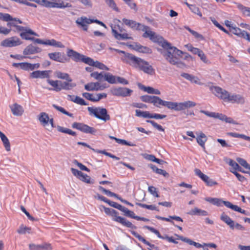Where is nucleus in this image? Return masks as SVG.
<instances>
[{
    "label": "nucleus",
    "mask_w": 250,
    "mask_h": 250,
    "mask_svg": "<svg viewBox=\"0 0 250 250\" xmlns=\"http://www.w3.org/2000/svg\"><path fill=\"white\" fill-rule=\"evenodd\" d=\"M161 45L164 48V51L162 52L166 60L170 64L173 65H179L182 64L177 57H181L184 55L185 60L192 59V56L188 53L184 52L174 46H172L171 44L166 41H161Z\"/></svg>",
    "instance_id": "f257e3e1"
},
{
    "label": "nucleus",
    "mask_w": 250,
    "mask_h": 250,
    "mask_svg": "<svg viewBox=\"0 0 250 250\" xmlns=\"http://www.w3.org/2000/svg\"><path fill=\"white\" fill-rule=\"evenodd\" d=\"M125 62L132 67L142 71L148 75L155 74V69L149 62L131 54H127L125 58Z\"/></svg>",
    "instance_id": "f03ea898"
},
{
    "label": "nucleus",
    "mask_w": 250,
    "mask_h": 250,
    "mask_svg": "<svg viewBox=\"0 0 250 250\" xmlns=\"http://www.w3.org/2000/svg\"><path fill=\"white\" fill-rule=\"evenodd\" d=\"M0 20L4 21H7V26L10 28L14 27V31L19 32V30L22 29V26L18 25V24L22 23V21L19 19L13 18L12 16L7 13H0ZM12 28L8 29L5 27L0 26V33L5 35H8L12 30Z\"/></svg>",
    "instance_id": "7ed1b4c3"
},
{
    "label": "nucleus",
    "mask_w": 250,
    "mask_h": 250,
    "mask_svg": "<svg viewBox=\"0 0 250 250\" xmlns=\"http://www.w3.org/2000/svg\"><path fill=\"white\" fill-rule=\"evenodd\" d=\"M104 211L106 214L112 217V220L115 222L120 223L123 226L130 229H134L135 227L131 222L127 220L125 218L118 216V212L115 209L103 206Z\"/></svg>",
    "instance_id": "20e7f679"
},
{
    "label": "nucleus",
    "mask_w": 250,
    "mask_h": 250,
    "mask_svg": "<svg viewBox=\"0 0 250 250\" xmlns=\"http://www.w3.org/2000/svg\"><path fill=\"white\" fill-rule=\"evenodd\" d=\"M87 110L91 116H94L96 118L104 122L110 120V116L108 114L107 110L104 108L88 107Z\"/></svg>",
    "instance_id": "39448f33"
},
{
    "label": "nucleus",
    "mask_w": 250,
    "mask_h": 250,
    "mask_svg": "<svg viewBox=\"0 0 250 250\" xmlns=\"http://www.w3.org/2000/svg\"><path fill=\"white\" fill-rule=\"evenodd\" d=\"M112 34L118 40H132V37L126 33V30L122 26L113 24L111 25Z\"/></svg>",
    "instance_id": "423d86ee"
},
{
    "label": "nucleus",
    "mask_w": 250,
    "mask_h": 250,
    "mask_svg": "<svg viewBox=\"0 0 250 250\" xmlns=\"http://www.w3.org/2000/svg\"><path fill=\"white\" fill-rule=\"evenodd\" d=\"M21 1H35L36 3L46 7L64 8L66 7H71L72 5L70 3L50 2L47 0H18V1L21 3Z\"/></svg>",
    "instance_id": "0eeeda50"
},
{
    "label": "nucleus",
    "mask_w": 250,
    "mask_h": 250,
    "mask_svg": "<svg viewBox=\"0 0 250 250\" xmlns=\"http://www.w3.org/2000/svg\"><path fill=\"white\" fill-rule=\"evenodd\" d=\"M210 90L216 97L224 102H230L234 99L233 95H230L228 91L219 86H211Z\"/></svg>",
    "instance_id": "6e6552de"
},
{
    "label": "nucleus",
    "mask_w": 250,
    "mask_h": 250,
    "mask_svg": "<svg viewBox=\"0 0 250 250\" xmlns=\"http://www.w3.org/2000/svg\"><path fill=\"white\" fill-rule=\"evenodd\" d=\"M90 76L99 81H101L104 78V81L110 84L117 83V77L110 73L94 72L90 74Z\"/></svg>",
    "instance_id": "1a4fd4ad"
},
{
    "label": "nucleus",
    "mask_w": 250,
    "mask_h": 250,
    "mask_svg": "<svg viewBox=\"0 0 250 250\" xmlns=\"http://www.w3.org/2000/svg\"><path fill=\"white\" fill-rule=\"evenodd\" d=\"M72 127L86 134H94L96 132L95 128L82 123L74 122Z\"/></svg>",
    "instance_id": "9d476101"
},
{
    "label": "nucleus",
    "mask_w": 250,
    "mask_h": 250,
    "mask_svg": "<svg viewBox=\"0 0 250 250\" xmlns=\"http://www.w3.org/2000/svg\"><path fill=\"white\" fill-rule=\"evenodd\" d=\"M21 44V40L17 37H12L3 40L1 43V46L5 47H13Z\"/></svg>",
    "instance_id": "9b49d317"
},
{
    "label": "nucleus",
    "mask_w": 250,
    "mask_h": 250,
    "mask_svg": "<svg viewBox=\"0 0 250 250\" xmlns=\"http://www.w3.org/2000/svg\"><path fill=\"white\" fill-rule=\"evenodd\" d=\"M185 47L189 51L191 52L193 54L197 55L204 62L206 63L208 62V60L206 55L202 50L193 47L189 43L185 45Z\"/></svg>",
    "instance_id": "f8f14e48"
},
{
    "label": "nucleus",
    "mask_w": 250,
    "mask_h": 250,
    "mask_svg": "<svg viewBox=\"0 0 250 250\" xmlns=\"http://www.w3.org/2000/svg\"><path fill=\"white\" fill-rule=\"evenodd\" d=\"M67 55L71 58L73 61L76 62H82L86 64V61L88 57L84 55L81 54L79 53L72 50L68 49L67 51Z\"/></svg>",
    "instance_id": "ddd939ff"
},
{
    "label": "nucleus",
    "mask_w": 250,
    "mask_h": 250,
    "mask_svg": "<svg viewBox=\"0 0 250 250\" xmlns=\"http://www.w3.org/2000/svg\"><path fill=\"white\" fill-rule=\"evenodd\" d=\"M142 30L145 31L143 35L144 38H149L150 40L154 42H159L163 39L162 37L157 35L155 32L150 30L148 26H143Z\"/></svg>",
    "instance_id": "4468645a"
},
{
    "label": "nucleus",
    "mask_w": 250,
    "mask_h": 250,
    "mask_svg": "<svg viewBox=\"0 0 250 250\" xmlns=\"http://www.w3.org/2000/svg\"><path fill=\"white\" fill-rule=\"evenodd\" d=\"M111 92L114 96L127 97L131 94L132 90L126 87H118L113 88Z\"/></svg>",
    "instance_id": "2eb2a0df"
},
{
    "label": "nucleus",
    "mask_w": 250,
    "mask_h": 250,
    "mask_svg": "<svg viewBox=\"0 0 250 250\" xmlns=\"http://www.w3.org/2000/svg\"><path fill=\"white\" fill-rule=\"evenodd\" d=\"M12 66L15 67H20L21 69L25 70H33L35 68H39L40 64L39 63L32 64L28 62H20V63H13Z\"/></svg>",
    "instance_id": "dca6fc26"
},
{
    "label": "nucleus",
    "mask_w": 250,
    "mask_h": 250,
    "mask_svg": "<svg viewBox=\"0 0 250 250\" xmlns=\"http://www.w3.org/2000/svg\"><path fill=\"white\" fill-rule=\"evenodd\" d=\"M107 87V85L101 84L99 82H91L88 83L84 85V88L87 91H98L103 90Z\"/></svg>",
    "instance_id": "f3484780"
},
{
    "label": "nucleus",
    "mask_w": 250,
    "mask_h": 250,
    "mask_svg": "<svg viewBox=\"0 0 250 250\" xmlns=\"http://www.w3.org/2000/svg\"><path fill=\"white\" fill-rule=\"evenodd\" d=\"M194 171L195 174L200 177L206 184L207 186L211 187L214 185H217V183L216 182L210 179L208 176L202 173L199 169L196 168L194 170Z\"/></svg>",
    "instance_id": "a211bd4d"
},
{
    "label": "nucleus",
    "mask_w": 250,
    "mask_h": 250,
    "mask_svg": "<svg viewBox=\"0 0 250 250\" xmlns=\"http://www.w3.org/2000/svg\"><path fill=\"white\" fill-rule=\"evenodd\" d=\"M19 32H21L20 36L21 38L26 40L33 41L34 38L31 37L32 35L38 36L37 33L27 27H22V29L19 30Z\"/></svg>",
    "instance_id": "6ab92c4d"
},
{
    "label": "nucleus",
    "mask_w": 250,
    "mask_h": 250,
    "mask_svg": "<svg viewBox=\"0 0 250 250\" xmlns=\"http://www.w3.org/2000/svg\"><path fill=\"white\" fill-rule=\"evenodd\" d=\"M38 119L41 125L44 126H45L49 123L52 127H55L53 118H50L48 115L45 112H41L39 115Z\"/></svg>",
    "instance_id": "aec40b11"
},
{
    "label": "nucleus",
    "mask_w": 250,
    "mask_h": 250,
    "mask_svg": "<svg viewBox=\"0 0 250 250\" xmlns=\"http://www.w3.org/2000/svg\"><path fill=\"white\" fill-rule=\"evenodd\" d=\"M236 160L238 163H235V170L243 173H247L248 172L242 169V167H243V168L250 170V165L245 160L241 158H237Z\"/></svg>",
    "instance_id": "412c9836"
},
{
    "label": "nucleus",
    "mask_w": 250,
    "mask_h": 250,
    "mask_svg": "<svg viewBox=\"0 0 250 250\" xmlns=\"http://www.w3.org/2000/svg\"><path fill=\"white\" fill-rule=\"evenodd\" d=\"M145 228H146V229H147L148 230H149V231H150L151 232L155 234L157 236V237L160 239H166L168 242L173 243L174 244L178 243V242L177 241H176L173 238V237H172V236L169 237L167 235H166L165 236H163L161 235L160 233L159 232V231L158 230H157L156 229H155V228H154L153 227L148 226H146L145 227Z\"/></svg>",
    "instance_id": "4be33fe9"
},
{
    "label": "nucleus",
    "mask_w": 250,
    "mask_h": 250,
    "mask_svg": "<svg viewBox=\"0 0 250 250\" xmlns=\"http://www.w3.org/2000/svg\"><path fill=\"white\" fill-rule=\"evenodd\" d=\"M93 22V20H90L85 17L79 18L76 21V23L78 26H80L85 31H87L88 25Z\"/></svg>",
    "instance_id": "5701e85b"
},
{
    "label": "nucleus",
    "mask_w": 250,
    "mask_h": 250,
    "mask_svg": "<svg viewBox=\"0 0 250 250\" xmlns=\"http://www.w3.org/2000/svg\"><path fill=\"white\" fill-rule=\"evenodd\" d=\"M50 70H44V71H40L37 70L33 71L30 74V77L32 79H44V78H49L50 77V73H51Z\"/></svg>",
    "instance_id": "b1692460"
},
{
    "label": "nucleus",
    "mask_w": 250,
    "mask_h": 250,
    "mask_svg": "<svg viewBox=\"0 0 250 250\" xmlns=\"http://www.w3.org/2000/svg\"><path fill=\"white\" fill-rule=\"evenodd\" d=\"M122 21L126 25L130 27L132 29H136L137 30H142L143 26H144L140 23L137 22L136 21L131 20L124 18L123 19Z\"/></svg>",
    "instance_id": "393cba45"
},
{
    "label": "nucleus",
    "mask_w": 250,
    "mask_h": 250,
    "mask_svg": "<svg viewBox=\"0 0 250 250\" xmlns=\"http://www.w3.org/2000/svg\"><path fill=\"white\" fill-rule=\"evenodd\" d=\"M86 64H88L92 66H95L101 70H109V68L107 67L104 63L98 62L94 61L92 58L88 57L86 61Z\"/></svg>",
    "instance_id": "a878e982"
},
{
    "label": "nucleus",
    "mask_w": 250,
    "mask_h": 250,
    "mask_svg": "<svg viewBox=\"0 0 250 250\" xmlns=\"http://www.w3.org/2000/svg\"><path fill=\"white\" fill-rule=\"evenodd\" d=\"M41 49L32 44L28 45L23 50V54L24 56H28L30 55L34 54L41 52Z\"/></svg>",
    "instance_id": "bb28decb"
},
{
    "label": "nucleus",
    "mask_w": 250,
    "mask_h": 250,
    "mask_svg": "<svg viewBox=\"0 0 250 250\" xmlns=\"http://www.w3.org/2000/svg\"><path fill=\"white\" fill-rule=\"evenodd\" d=\"M9 107L12 114L15 116H21L24 112V109L22 106L17 103H15L10 105Z\"/></svg>",
    "instance_id": "cd10ccee"
},
{
    "label": "nucleus",
    "mask_w": 250,
    "mask_h": 250,
    "mask_svg": "<svg viewBox=\"0 0 250 250\" xmlns=\"http://www.w3.org/2000/svg\"><path fill=\"white\" fill-rule=\"evenodd\" d=\"M151 104L157 107L160 108L161 106H164L168 108L169 101H164L160 97L154 96Z\"/></svg>",
    "instance_id": "c85d7f7f"
},
{
    "label": "nucleus",
    "mask_w": 250,
    "mask_h": 250,
    "mask_svg": "<svg viewBox=\"0 0 250 250\" xmlns=\"http://www.w3.org/2000/svg\"><path fill=\"white\" fill-rule=\"evenodd\" d=\"M48 56L51 60L60 62H64L66 60V58L63 56L62 55L61 53L60 52L49 53Z\"/></svg>",
    "instance_id": "c756f323"
},
{
    "label": "nucleus",
    "mask_w": 250,
    "mask_h": 250,
    "mask_svg": "<svg viewBox=\"0 0 250 250\" xmlns=\"http://www.w3.org/2000/svg\"><path fill=\"white\" fill-rule=\"evenodd\" d=\"M47 82L53 87V89L49 88V90H53L56 92H59L62 89V87H61L62 81H54L48 79L47 80Z\"/></svg>",
    "instance_id": "7c9ffc66"
},
{
    "label": "nucleus",
    "mask_w": 250,
    "mask_h": 250,
    "mask_svg": "<svg viewBox=\"0 0 250 250\" xmlns=\"http://www.w3.org/2000/svg\"><path fill=\"white\" fill-rule=\"evenodd\" d=\"M168 108L175 111H181L185 110L184 103L172 102L169 101Z\"/></svg>",
    "instance_id": "2f4dec72"
},
{
    "label": "nucleus",
    "mask_w": 250,
    "mask_h": 250,
    "mask_svg": "<svg viewBox=\"0 0 250 250\" xmlns=\"http://www.w3.org/2000/svg\"><path fill=\"white\" fill-rule=\"evenodd\" d=\"M175 236H176L179 239H180L185 242H186L190 245H193L197 248L204 247V244L203 245H202L199 243L194 242L190 239H188V238H186V237H184L182 236H180L177 234H175Z\"/></svg>",
    "instance_id": "473e14b6"
},
{
    "label": "nucleus",
    "mask_w": 250,
    "mask_h": 250,
    "mask_svg": "<svg viewBox=\"0 0 250 250\" xmlns=\"http://www.w3.org/2000/svg\"><path fill=\"white\" fill-rule=\"evenodd\" d=\"M235 35L244 38L250 42V34L248 33L247 31L242 30L239 28L235 27Z\"/></svg>",
    "instance_id": "72a5a7b5"
},
{
    "label": "nucleus",
    "mask_w": 250,
    "mask_h": 250,
    "mask_svg": "<svg viewBox=\"0 0 250 250\" xmlns=\"http://www.w3.org/2000/svg\"><path fill=\"white\" fill-rule=\"evenodd\" d=\"M68 96L70 101L76 103L77 104L81 105H86L88 104L86 103L83 98L79 96H75L74 95H68Z\"/></svg>",
    "instance_id": "f704fd0d"
},
{
    "label": "nucleus",
    "mask_w": 250,
    "mask_h": 250,
    "mask_svg": "<svg viewBox=\"0 0 250 250\" xmlns=\"http://www.w3.org/2000/svg\"><path fill=\"white\" fill-rule=\"evenodd\" d=\"M236 5L244 16L250 17V7L245 6L241 3H236Z\"/></svg>",
    "instance_id": "c9c22d12"
},
{
    "label": "nucleus",
    "mask_w": 250,
    "mask_h": 250,
    "mask_svg": "<svg viewBox=\"0 0 250 250\" xmlns=\"http://www.w3.org/2000/svg\"><path fill=\"white\" fill-rule=\"evenodd\" d=\"M220 218L222 221L226 223L231 228L233 229L234 226V222L224 212L222 213Z\"/></svg>",
    "instance_id": "e433bc0d"
},
{
    "label": "nucleus",
    "mask_w": 250,
    "mask_h": 250,
    "mask_svg": "<svg viewBox=\"0 0 250 250\" xmlns=\"http://www.w3.org/2000/svg\"><path fill=\"white\" fill-rule=\"evenodd\" d=\"M196 140L198 144L205 148V144L207 141V138L205 134L203 132L200 133L196 138Z\"/></svg>",
    "instance_id": "4c0bfd02"
},
{
    "label": "nucleus",
    "mask_w": 250,
    "mask_h": 250,
    "mask_svg": "<svg viewBox=\"0 0 250 250\" xmlns=\"http://www.w3.org/2000/svg\"><path fill=\"white\" fill-rule=\"evenodd\" d=\"M55 76L60 79L65 80L67 81H72L68 74L63 73L60 71H57L55 72Z\"/></svg>",
    "instance_id": "58836bf2"
},
{
    "label": "nucleus",
    "mask_w": 250,
    "mask_h": 250,
    "mask_svg": "<svg viewBox=\"0 0 250 250\" xmlns=\"http://www.w3.org/2000/svg\"><path fill=\"white\" fill-rule=\"evenodd\" d=\"M190 214L191 215H199L204 216H207L208 215V213L207 211L205 210H202L197 208H195L194 209H192L190 211Z\"/></svg>",
    "instance_id": "ea45409f"
},
{
    "label": "nucleus",
    "mask_w": 250,
    "mask_h": 250,
    "mask_svg": "<svg viewBox=\"0 0 250 250\" xmlns=\"http://www.w3.org/2000/svg\"><path fill=\"white\" fill-rule=\"evenodd\" d=\"M144 91L146 92L149 94H154L156 95H160L161 92L159 90L157 89H154V88L150 86H143L142 88Z\"/></svg>",
    "instance_id": "a19ab883"
},
{
    "label": "nucleus",
    "mask_w": 250,
    "mask_h": 250,
    "mask_svg": "<svg viewBox=\"0 0 250 250\" xmlns=\"http://www.w3.org/2000/svg\"><path fill=\"white\" fill-rule=\"evenodd\" d=\"M213 118L219 119L222 121H225L226 123H231L233 120L230 118H228L226 115L218 113H215Z\"/></svg>",
    "instance_id": "79ce46f5"
},
{
    "label": "nucleus",
    "mask_w": 250,
    "mask_h": 250,
    "mask_svg": "<svg viewBox=\"0 0 250 250\" xmlns=\"http://www.w3.org/2000/svg\"><path fill=\"white\" fill-rule=\"evenodd\" d=\"M76 84L74 83H72V81H67L66 82H62L61 83V87H62V89L65 90H69L72 88L73 87L76 86Z\"/></svg>",
    "instance_id": "37998d69"
},
{
    "label": "nucleus",
    "mask_w": 250,
    "mask_h": 250,
    "mask_svg": "<svg viewBox=\"0 0 250 250\" xmlns=\"http://www.w3.org/2000/svg\"><path fill=\"white\" fill-rule=\"evenodd\" d=\"M58 130L60 132L66 133L73 136H76L77 135V134L75 131H72L70 129L65 128L61 126H58Z\"/></svg>",
    "instance_id": "c03bdc74"
},
{
    "label": "nucleus",
    "mask_w": 250,
    "mask_h": 250,
    "mask_svg": "<svg viewBox=\"0 0 250 250\" xmlns=\"http://www.w3.org/2000/svg\"><path fill=\"white\" fill-rule=\"evenodd\" d=\"M6 151H9L11 150L10 144L7 137L5 135H2L0 138Z\"/></svg>",
    "instance_id": "a18cd8bd"
},
{
    "label": "nucleus",
    "mask_w": 250,
    "mask_h": 250,
    "mask_svg": "<svg viewBox=\"0 0 250 250\" xmlns=\"http://www.w3.org/2000/svg\"><path fill=\"white\" fill-rule=\"evenodd\" d=\"M136 116L137 117H142L145 118H150V113L148 111H142L140 110H136Z\"/></svg>",
    "instance_id": "49530a36"
},
{
    "label": "nucleus",
    "mask_w": 250,
    "mask_h": 250,
    "mask_svg": "<svg viewBox=\"0 0 250 250\" xmlns=\"http://www.w3.org/2000/svg\"><path fill=\"white\" fill-rule=\"evenodd\" d=\"M207 200L218 207H221L224 204V201L218 198H209Z\"/></svg>",
    "instance_id": "de8ad7c7"
},
{
    "label": "nucleus",
    "mask_w": 250,
    "mask_h": 250,
    "mask_svg": "<svg viewBox=\"0 0 250 250\" xmlns=\"http://www.w3.org/2000/svg\"><path fill=\"white\" fill-rule=\"evenodd\" d=\"M31 228L21 225L17 230V232L19 234H25L26 233H30Z\"/></svg>",
    "instance_id": "09e8293b"
},
{
    "label": "nucleus",
    "mask_w": 250,
    "mask_h": 250,
    "mask_svg": "<svg viewBox=\"0 0 250 250\" xmlns=\"http://www.w3.org/2000/svg\"><path fill=\"white\" fill-rule=\"evenodd\" d=\"M145 158L149 161L154 162L159 164H161V163L163 162V160L156 158L154 155L151 154H147L145 157Z\"/></svg>",
    "instance_id": "8fccbe9b"
},
{
    "label": "nucleus",
    "mask_w": 250,
    "mask_h": 250,
    "mask_svg": "<svg viewBox=\"0 0 250 250\" xmlns=\"http://www.w3.org/2000/svg\"><path fill=\"white\" fill-rule=\"evenodd\" d=\"M99 189L100 190L102 191L103 192H104L106 195H107L109 196L115 197L118 198V195L110 191L109 190L106 189L105 188H103L102 186H99Z\"/></svg>",
    "instance_id": "3c124183"
},
{
    "label": "nucleus",
    "mask_w": 250,
    "mask_h": 250,
    "mask_svg": "<svg viewBox=\"0 0 250 250\" xmlns=\"http://www.w3.org/2000/svg\"><path fill=\"white\" fill-rule=\"evenodd\" d=\"M136 204L138 206H139L141 208H146V209L151 210L159 211V209H157V207L155 205H146L145 204H142V203H137Z\"/></svg>",
    "instance_id": "603ef678"
},
{
    "label": "nucleus",
    "mask_w": 250,
    "mask_h": 250,
    "mask_svg": "<svg viewBox=\"0 0 250 250\" xmlns=\"http://www.w3.org/2000/svg\"><path fill=\"white\" fill-rule=\"evenodd\" d=\"M53 107L57 109V110L59 111L60 112H62V113L70 117H73V114L72 113H70L68 112V111H66L63 107L61 106H58L57 105L54 104Z\"/></svg>",
    "instance_id": "864d4df0"
},
{
    "label": "nucleus",
    "mask_w": 250,
    "mask_h": 250,
    "mask_svg": "<svg viewBox=\"0 0 250 250\" xmlns=\"http://www.w3.org/2000/svg\"><path fill=\"white\" fill-rule=\"evenodd\" d=\"M154 96L144 95L140 97L141 100L146 103H152Z\"/></svg>",
    "instance_id": "5fc2aeb1"
},
{
    "label": "nucleus",
    "mask_w": 250,
    "mask_h": 250,
    "mask_svg": "<svg viewBox=\"0 0 250 250\" xmlns=\"http://www.w3.org/2000/svg\"><path fill=\"white\" fill-rule=\"evenodd\" d=\"M83 96L86 99L94 102H96L95 95L94 96L92 94L85 92L83 94Z\"/></svg>",
    "instance_id": "6e6d98bb"
},
{
    "label": "nucleus",
    "mask_w": 250,
    "mask_h": 250,
    "mask_svg": "<svg viewBox=\"0 0 250 250\" xmlns=\"http://www.w3.org/2000/svg\"><path fill=\"white\" fill-rule=\"evenodd\" d=\"M190 10L194 14H197L200 17H202V13L201 12L199 8L197 7L195 5H193V6H190Z\"/></svg>",
    "instance_id": "4d7b16f0"
},
{
    "label": "nucleus",
    "mask_w": 250,
    "mask_h": 250,
    "mask_svg": "<svg viewBox=\"0 0 250 250\" xmlns=\"http://www.w3.org/2000/svg\"><path fill=\"white\" fill-rule=\"evenodd\" d=\"M184 103V108L187 109L190 107H193L196 106V103L191 101H185Z\"/></svg>",
    "instance_id": "13d9d810"
},
{
    "label": "nucleus",
    "mask_w": 250,
    "mask_h": 250,
    "mask_svg": "<svg viewBox=\"0 0 250 250\" xmlns=\"http://www.w3.org/2000/svg\"><path fill=\"white\" fill-rule=\"evenodd\" d=\"M81 181L85 182L86 183H90V179L91 178L89 176L87 175L86 174H84L83 173H82V175L80 176L79 178Z\"/></svg>",
    "instance_id": "bf43d9fd"
},
{
    "label": "nucleus",
    "mask_w": 250,
    "mask_h": 250,
    "mask_svg": "<svg viewBox=\"0 0 250 250\" xmlns=\"http://www.w3.org/2000/svg\"><path fill=\"white\" fill-rule=\"evenodd\" d=\"M105 0L106 3H107V4L109 7H110L111 8H112L113 9H114V10H115L116 11H119V9H118V7H117L116 3H115V2L113 0Z\"/></svg>",
    "instance_id": "052dcab7"
},
{
    "label": "nucleus",
    "mask_w": 250,
    "mask_h": 250,
    "mask_svg": "<svg viewBox=\"0 0 250 250\" xmlns=\"http://www.w3.org/2000/svg\"><path fill=\"white\" fill-rule=\"evenodd\" d=\"M148 191L154 196L159 197V195L158 193L157 188L153 186H149L148 188Z\"/></svg>",
    "instance_id": "680f3d73"
},
{
    "label": "nucleus",
    "mask_w": 250,
    "mask_h": 250,
    "mask_svg": "<svg viewBox=\"0 0 250 250\" xmlns=\"http://www.w3.org/2000/svg\"><path fill=\"white\" fill-rule=\"evenodd\" d=\"M147 122L150 123L154 127L157 128L158 130L161 131H164V129L163 128V127L154 121L151 120H147Z\"/></svg>",
    "instance_id": "e2e57ef3"
},
{
    "label": "nucleus",
    "mask_w": 250,
    "mask_h": 250,
    "mask_svg": "<svg viewBox=\"0 0 250 250\" xmlns=\"http://www.w3.org/2000/svg\"><path fill=\"white\" fill-rule=\"evenodd\" d=\"M74 163L76 164L82 170H84L87 172L89 171V169L86 166L82 163H79L78 161L76 160H74Z\"/></svg>",
    "instance_id": "0e129e2a"
},
{
    "label": "nucleus",
    "mask_w": 250,
    "mask_h": 250,
    "mask_svg": "<svg viewBox=\"0 0 250 250\" xmlns=\"http://www.w3.org/2000/svg\"><path fill=\"white\" fill-rule=\"evenodd\" d=\"M224 160L226 162V163L229 164V165L232 167L230 169V171L232 173L234 174V167L233 160L229 158H225Z\"/></svg>",
    "instance_id": "69168bd1"
},
{
    "label": "nucleus",
    "mask_w": 250,
    "mask_h": 250,
    "mask_svg": "<svg viewBox=\"0 0 250 250\" xmlns=\"http://www.w3.org/2000/svg\"><path fill=\"white\" fill-rule=\"evenodd\" d=\"M41 250H52V247L49 243H43L40 245Z\"/></svg>",
    "instance_id": "338daca9"
},
{
    "label": "nucleus",
    "mask_w": 250,
    "mask_h": 250,
    "mask_svg": "<svg viewBox=\"0 0 250 250\" xmlns=\"http://www.w3.org/2000/svg\"><path fill=\"white\" fill-rule=\"evenodd\" d=\"M130 8L136 9V4L132 0H123Z\"/></svg>",
    "instance_id": "774afa93"
}]
</instances>
